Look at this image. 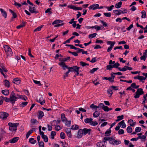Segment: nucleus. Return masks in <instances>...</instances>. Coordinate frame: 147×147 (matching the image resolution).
Listing matches in <instances>:
<instances>
[{
  "label": "nucleus",
  "mask_w": 147,
  "mask_h": 147,
  "mask_svg": "<svg viewBox=\"0 0 147 147\" xmlns=\"http://www.w3.org/2000/svg\"><path fill=\"white\" fill-rule=\"evenodd\" d=\"M20 80L18 78H15L13 79L12 82L17 85L19 84H20Z\"/></svg>",
  "instance_id": "4468645a"
},
{
  "label": "nucleus",
  "mask_w": 147,
  "mask_h": 147,
  "mask_svg": "<svg viewBox=\"0 0 147 147\" xmlns=\"http://www.w3.org/2000/svg\"><path fill=\"white\" fill-rule=\"evenodd\" d=\"M107 43L108 45H111L110 47H109L107 49V51L108 52H109L111 50L112 48H113L115 44V42L111 41H108L107 42Z\"/></svg>",
  "instance_id": "423d86ee"
},
{
  "label": "nucleus",
  "mask_w": 147,
  "mask_h": 147,
  "mask_svg": "<svg viewBox=\"0 0 147 147\" xmlns=\"http://www.w3.org/2000/svg\"><path fill=\"white\" fill-rule=\"evenodd\" d=\"M111 88L112 89V90L113 89L115 90H118L117 86H112L111 87Z\"/></svg>",
  "instance_id": "0e129e2a"
},
{
  "label": "nucleus",
  "mask_w": 147,
  "mask_h": 147,
  "mask_svg": "<svg viewBox=\"0 0 147 147\" xmlns=\"http://www.w3.org/2000/svg\"><path fill=\"white\" fill-rule=\"evenodd\" d=\"M98 124V122L97 121H92L91 123V124H90V125L94 126L97 125Z\"/></svg>",
  "instance_id": "09e8293b"
},
{
  "label": "nucleus",
  "mask_w": 147,
  "mask_h": 147,
  "mask_svg": "<svg viewBox=\"0 0 147 147\" xmlns=\"http://www.w3.org/2000/svg\"><path fill=\"white\" fill-rule=\"evenodd\" d=\"M0 11L1 13L2 16H4L5 18H6L7 17V13L2 8L0 9Z\"/></svg>",
  "instance_id": "dca6fc26"
},
{
  "label": "nucleus",
  "mask_w": 147,
  "mask_h": 147,
  "mask_svg": "<svg viewBox=\"0 0 147 147\" xmlns=\"http://www.w3.org/2000/svg\"><path fill=\"white\" fill-rule=\"evenodd\" d=\"M107 92L110 94V97H111L113 94L112 90L111 88H109L107 90Z\"/></svg>",
  "instance_id": "4c0bfd02"
},
{
  "label": "nucleus",
  "mask_w": 147,
  "mask_h": 147,
  "mask_svg": "<svg viewBox=\"0 0 147 147\" xmlns=\"http://www.w3.org/2000/svg\"><path fill=\"white\" fill-rule=\"evenodd\" d=\"M28 102H22L21 104H20V107H24L26 106L28 104Z\"/></svg>",
  "instance_id": "a19ab883"
},
{
  "label": "nucleus",
  "mask_w": 147,
  "mask_h": 147,
  "mask_svg": "<svg viewBox=\"0 0 147 147\" xmlns=\"http://www.w3.org/2000/svg\"><path fill=\"white\" fill-rule=\"evenodd\" d=\"M127 131L128 133H131L132 132V129L130 126H128L127 128Z\"/></svg>",
  "instance_id": "bb28decb"
},
{
  "label": "nucleus",
  "mask_w": 147,
  "mask_h": 147,
  "mask_svg": "<svg viewBox=\"0 0 147 147\" xmlns=\"http://www.w3.org/2000/svg\"><path fill=\"white\" fill-rule=\"evenodd\" d=\"M99 69V68L96 67L93 68L90 71V72L91 74H93L94 72L96 71Z\"/></svg>",
  "instance_id": "58836bf2"
},
{
  "label": "nucleus",
  "mask_w": 147,
  "mask_h": 147,
  "mask_svg": "<svg viewBox=\"0 0 147 147\" xmlns=\"http://www.w3.org/2000/svg\"><path fill=\"white\" fill-rule=\"evenodd\" d=\"M8 125L9 127H13L15 128V130H16L17 129V126L19 125V123H12L11 122H9L8 123Z\"/></svg>",
  "instance_id": "0eeeda50"
},
{
  "label": "nucleus",
  "mask_w": 147,
  "mask_h": 147,
  "mask_svg": "<svg viewBox=\"0 0 147 147\" xmlns=\"http://www.w3.org/2000/svg\"><path fill=\"white\" fill-rule=\"evenodd\" d=\"M122 2L121 1H120L118 3H117L115 5V7L117 8H120L121 6Z\"/></svg>",
  "instance_id": "4be33fe9"
},
{
  "label": "nucleus",
  "mask_w": 147,
  "mask_h": 147,
  "mask_svg": "<svg viewBox=\"0 0 147 147\" xmlns=\"http://www.w3.org/2000/svg\"><path fill=\"white\" fill-rule=\"evenodd\" d=\"M111 139H112V138L111 137H105L104 138V139L105 141H102V142L105 143V142H106V141L109 140H109Z\"/></svg>",
  "instance_id": "c9c22d12"
},
{
  "label": "nucleus",
  "mask_w": 147,
  "mask_h": 147,
  "mask_svg": "<svg viewBox=\"0 0 147 147\" xmlns=\"http://www.w3.org/2000/svg\"><path fill=\"white\" fill-rule=\"evenodd\" d=\"M102 79L106 80H109V81H110L112 79V78L111 77L108 78L106 77H103L102 78Z\"/></svg>",
  "instance_id": "680f3d73"
},
{
  "label": "nucleus",
  "mask_w": 147,
  "mask_h": 147,
  "mask_svg": "<svg viewBox=\"0 0 147 147\" xmlns=\"http://www.w3.org/2000/svg\"><path fill=\"white\" fill-rule=\"evenodd\" d=\"M60 137L61 139H64L65 138V136L64 133L63 132H61L60 133Z\"/></svg>",
  "instance_id": "c03bdc74"
},
{
  "label": "nucleus",
  "mask_w": 147,
  "mask_h": 147,
  "mask_svg": "<svg viewBox=\"0 0 147 147\" xmlns=\"http://www.w3.org/2000/svg\"><path fill=\"white\" fill-rule=\"evenodd\" d=\"M70 57H68L67 58H65L62 59V62H64L65 61H66L67 60H69L70 59Z\"/></svg>",
  "instance_id": "5fc2aeb1"
},
{
  "label": "nucleus",
  "mask_w": 147,
  "mask_h": 147,
  "mask_svg": "<svg viewBox=\"0 0 147 147\" xmlns=\"http://www.w3.org/2000/svg\"><path fill=\"white\" fill-rule=\"evenodd\" d=\"M42 97H41L38 100H37V102H39L41 105H43L45 102V100L42 101Z\"/></svg>",
  "instance_id": "a878e982"
},
{
  "label": "nucleus",
  "mask_w": 147,
  "mask_h": 147,
  "mask_svg": "<svg viewBox=\"0 0 147 147\" xmlns=\"http://www.w3.org/2000/svg\"><path fill=\"white\" fill-rule=\"evenodd\" d=\"M70 71H69V69H68V71H66L65 73L64 74V75L63 76V78L64 79H65V78L68 76V75Z\"/></svg>",
  "instance_id": "79ce46f5"
},
{
  "label": "nucleus",
  "mask_w": 147,
  "mask_h": 147,
  "mask_svg": "<svg viewBox=\"0 0 147 147\" xmlns=\"http://www.w3.org/2000/svg\"><path fill=\"white\" fill-rule=\"evenodd\" d=\"M102 109H103L105 111H109V107L107 106H105L102 108Z\"/></svg>",
  "instance_id": "6e6d98bb"
},
{
  "label": "nucleus",
  "mask_w": 147,
  "mask_h": 147,
  "mask_svg": "<svg viewBox=\"0 0 147 147\" xmlns=\"http://www.w3.org/2000/svg\"><path fill=\"white\" fill-rule=\"evenodd\" d=\"M3 100L4 97L3 96H1L0 97V105L2 104Z\"/></svg>",
  "instance_id": "69168bd1"
},
{
  "label": "nucleus",
  "mask_w": 147,
  "mask_h": 147,
  "mask_svg": "<svg viewBox=\"0 0 147 147\" xmlns=\"http://www.w3.org/2000/svg\"><path fill=\"white\" fill-rule=\"evenodd\" d=\"M29 141L30 143L32 144H34L36 142V140H34V138H30Z\"/></svg>",
  "instance_id": "393cba45"
},
{
  "label": "nucleus",
  "mask_w": 147,
  "mask_h": 147,
  "mask_svg": "<svg viewBox=\"0 0 147 147\" xmlns=\"http://www.w3.org/2000/svg\"><path fill=\"white\" fill-rule=\"evenodd\" d=\"M100 114V113H98L96 111L93 114V116L94 117H98Z\"/></svg>",
  "instance_id": "c756f323"
},
{
  "label": "nucleus",
  "mask_w": 147,
  "mask_h": 147,
  "mask_svg": "<svg viewBox=\"0 0 147 147\" xmlns=\"http://www.w3.org/2000/svg\"><path fill=\"white\" fill-rule=\"evenodd\" d=\"M99 7V5L97 4H94L90 5L88 7L90 10L92 9L93 10H95L98 9V7Z\"/></svg>",
  "instance_id": "9d476101"
},
{
  "label": "nucleus",
  "mask_w": 147,
  "mask_h": 147,
  "mask_svg": "<svg viewBox=\"0 0 147 147\" xmlns=\"http://www.w3.org/2000/svg\"><path fill=\"white\" fill-rule=\"evenodd\" d=\"M68 7L74 10H76V7H75L73 5H69L68 6Z\"/></svg>",
  "instance_id": "4d7b16f0"
},
{
  "label": "nucleus",
  "mask_w": 147,
  "mask_h": 147,
  "mask_svg": "<svg viewBox=\"0 0 147 147\" xmlns=\"http://www.w3.org/2000/svg\"><path fill=\"white\" fill-rule=\"evenodd\" d=\"M61 119L63 122H65L67 121V119L65 117V115L64 113H62L61 116Z\"/></svg>",
  "instance_id": "f3484780"
},
{
  "label": "nucleus",
  "mask_w": 147,
  "mask_h": 147,
  "mask_svg": "<svg viewBox=\"0 0 147 147\" xmlns=\"http://www.w3.org/2000/svg\"><path fill=\"white\" fill-rule=\"evenodd\" d=\"M113 12L114 13H115L117 15H119L121 13L123 14V11H122L120 9L114 10Z\"/></svg>",
  "instance_id": "2eb2a0df"
},
{
  "label": "nucleus",
  "mask_w": 147,
  "mask_h": 147,
  "mask_svg": "<svg viewBox=\"0 0 147 147\" xmlns=\"http://www.w3.org/2000/svg\"><path fill=\"white\" fill-rule=\"evenodd\" d=\"M144 93V92L142 88H138L135 93V95L134 97L135 98H139L140 96Z\"/></svg>",
  "instance_id": "20e7f679"
},
{
  "label": "nucleus",
  "mask_w": 147,
  "mask_h": 147,
  "mask_svg": "<svg viewBox=\"0 0 147 147\" xmlns=\"http://www.w3.org/2000/svg\"><path fill=\"white\" fill-rule=\"evenodd\" d=\"M113 142H114V145H117L120 144L121 143V141L119 140H115L114 139V140H113Z\"/></svg>",
  "instance_id": "7c9ffc66"
},
{
  "label": "nucleus",
  "mask_w": 147,
  "mask_h": 147,
  "mask_svg": "<svg viewBox=\"0 0 147 147\" xmlns=\"http://www.w3.org/2000/svg\"><path fill=\"white\" fill-rule=\"evenodd\" d=\"M1 92L2 94L6 96L8 95L9 93V90H2Z\"/></svg>",
  "instance_id": "5701e85b"
},
{
  "label": "nucleus",
  "mask_w": 147,
  "mask_h": 147,
  "mask_svg": "<svg viewBox=\"0 0 147 147\" xmlns=\"http://www.w3.org/2000/svg\"><path fill=\"white\" fill-rule=\"evenodd\" d=\"M90 107L92 109H96V110H97L96 109L98 108L97 106L93 104H91L90 106Z\"/></svg>",
  "instance_id": "49530a36"
},
{
  "label": "nucleus",
  "mask_w": 147,
  "mask_h": 147,
  "mask_svg": "<svg viewBox=\"0 0 147 147\" xmlns=\"http://www.w3.org/2000/svg\"><path fill=\"white\" fill-rule=\"evenodd\" d=\"M62 128L61 127V126L59 125H56L55 127V129L57 131H59Z\"/></svg>",
  "instance_id": "37998d69"
},
{
  "label": "nucleus",
  "mask_w": 147,
  "mask_h": 147,
  "mask_svg": "<svg viewBox=\"0 0 147 147\" xmlns=\"http://www.w3.org/2000/svg\"><path fill=\"white\" fill-rule=\"evenodd\" d=\"M82 130L84 135H85L87 134L88 135L90 134L91 129H88L87 128H84L83 129H82Z\"/></svg>",
  "instance_id": "1a4fd4ad"
},
{
  "label": "nucleus",
  "mask_w": 147,
  "mask_h": 147,
  "mask_svg": "<svg viewBox=\"0 0 147 147\" xmlns=\"http://www.w3.org/2000/svg\"><path fill=\"white\" fill-rule=\"evenodd\" d=\"M5 85V86L9 87L10 86V83L9 81L7 80H4Z\"/></svg>",
  "instance_id": "b1692460"
},
{
  "label": "nucleus",
  "mask_w": 147,
  "mask_h": 147,
  "mask_svg": "<svg viewBox=\"0 0 147 147\" xmlns=\"http://www.w3.org/2000/svg\"><path fill=\"white\" fill-rule=\"evenodd\" d=\"M97 35V34L96 33H94L93 34H90L88 36V38H89L91 37L92 38L95 37L96 35Z\"/></svg>",
  "instance_id": "864d4df0"
},
{
  "label": "nucleus",
  "mask_w": 147,
  "mask_h": 147,
  "mask_svg": "<svg viewBox=\"0 0 147 147\" xmlns=\"http://www.w3.org/2000/svg\"><path fill=\"white\" fill-rule=\"evenodd\" d=\"M65 125L66 126L69 127L70 126L71 124V121H65Z\"/></svg>",
  "instance_id": "603ef678"
},
{
  "label": "nucleus",
  "mask_w": 147,
  "mask_h": 147,
  "mask_svg": "<svg viewBox=\"0 0 147 147\" xmlns=\"http://www.w3.org/2000/svg\"><path fill=\"white\" fill-rule=\"evenodd\" d=\"M23 24H21L16 27V28L18 29H19L25 26V22L24 21L22 22Z\"/></svg>",
  "instance_id": "f704fd0d"
},
{
  "label": "nucleus",
  "mask_w": 147,
  "mask_h": 147,
  "mask_svg": "<svg viewBox=\"0 0 147 147\" xmlns=\"http://www.w3.org/2000/svg\"><path fill=\"white\" fill-rule=\"evenodd\" d=\"M133 120L132 119H130L128 121V122L129 123V125L130 126L134 127L136 124V122H134L132 123L133 122Z\"/></svg>",
  "instance_id": "a211bd4d"
},
{
  "label": "nucleus",
  "mask_w": 147,
  "mask_h": 147,
  "mask_svg": "<svg viewBox=\"0 0 147 147\" xmlns=\"http://www.w3.org/2000/svg\"><path fill=\"white\" fill-rule=\"evenodd\" d=\"M4 49L7 56L12 55V52L11 48L8 45H5L3 46Z\"/></svg>",
  "instance_id": "7ed1b4c3"
},
{
  "label": "nucleus",
  "mask_w": 147,
  "mask_h": 147,
  "mask_svg": "<svg viewBox=\"0 0 147 147\" xmlns=\"http://www.w3.org/2000/svg\"><path fill=\"white\" fill-rule=\"evenodd\" d=\"M124 133V131L123 129H120L118 131V134L119 135L123 134Z\"/></svg>",
  "instance_id": "052dcab7"
},
{
  "label": "nucleus",
  "mask_w": 147,
  "mask_h": 147,
  "mask_svg": "<svg viewBox=\"0 0 147 147\" xmlns=\"http://www.w3.org/2000/svg\"><path fill=\"white\" fill-rule=\"evenodd\" d=\"M9 11L11 12V13L12 14L13 16L10 20V21H11L13 20V18H15L17 17V15L16 13L14 12L11 9H9Z\"/></svg>",
  "instance_id": "ddd939ff"
},
{
  "label": "nucleus",
  "mask_w": 147,
  "mask_h": 147,
  "mask_svg": "<svg viewBox=\"0 0 147 147\" xmlns=\"http://www.w3.org/2000/svg\"><path fill=\"white\" fill-rule=\"evenodd\" d=\"M104 15L106 17H109L111 16V13L110 12L109 13H104Z\"/></svg>",
  "instance_id": "a18cd8bd"
},
{
  "label": "nucleus",
  "mask_w": 147,
  "mask_h": 147,
  "mask_svg": "<svg viewBox=\"0 0 147 147\" xmlns=\"http://www.w3.org/2000/svg\"><path fill=\"white\" fill-rule=\"evenodd\" d=\"M69 23L70 24H72V23H73L72 24V26L74 28L76 27V21H73V22H69Z\"/></svg>",
  "instance_id": "3c124183"
},
{
  "label": "nucleus",
  "mask_w": 147,
  "mask_h": 147,
  "mask_svg": "<svg viewBox=\"0 0 147 147\" xmlns=\"http://www.w3.org/2000/svg\"><path fill=\"white\" fill-rule=\"evenodd\" d=\"M114 7V5H111L110 7H107L106 6H104V7L105 8H107L109 11H111L113 9V8Z\"/></svg>",
  "instance_id": "473e14b6"
},
{
  "label": "nucleus",
  "mask_w": 147,
  "mask_h": 147,
  "mask_svg": "<svg viewBox=\"0 0 147 147\" xmlns=\"http://www.w3.org/2000/svg\"><path fill=\"white\" fill-rule=\"evenodd\" d=\"M79 128V126L78 125H75V126L74 125H72L71 127V129L74 130H76L78 129Z\"/></svg>",
  "instance_id": "2f4dec72"
},
{
  "label": "nucleus",
  "mask_w": 147,
  "mask_h": 147,
  "mask_svg": "<svg viewBox=\"0 0 147 147\" xmlns=\"http://www.w3.org/2000/svg\"><path fill=\"white\" fill-rule=\"evenodd\" d=\"M38 118L39 119H41L44 116V114L43 112L41 111H38Z\"/></svg>",
  "instance_id": "6ab92c4d"
},
{
  "label": "nucleus",
  "mask_w": 147,
  "mask_h": 147,
  "mask_svg": "<svg viewBox=\"0 0 147 147\" xmlns=\"http://www.w3.org/2000/svg\"><path fill=\"white\" fill-rule=\"evenodd\" d=\"M33 131V130L32 129H30L27 132L26 135V138L27 139L28 138L30 135L32 133V132Z\"/></svg>",
  "instance_id": "c85d7f7f"
},
{
  "label": "nucleus",
  "mask_w": 147,
  "mask_h": 147,
  "mask_svg": "<svg viewBox=\"0 0 147 147\" xmlns=\"http://www.w3.org/2000/svg\"><path fill=\"white\" fill-rule=\"evenodd\" d=\"M43 25H41L40 26L38 27L37 28L34 30V32H35L37 31H39L40 30L41 28L43 27Z\"/></svg>",
  "instance_id": "72a5a7b5"
},
{
  "label": "nucleus",
  "mask_w": 147,
  "mask_h": 147,
  "mask_svg": "<svg viewBox=\"0 0 147 147\" xmlns=\"http://www.w3.org/2000/svg\"><path fill=\"white\" fill-rule=\"evenodd\" d=\"M9 116L8 113L5 112H1L0 113V118L3 119L6 118Z\"/></svg>",
  "instance_id": "6e6552de"
},
{
  "label": "nucleus",
  "mask_w": 147,
  "mask_h": 147,
  "mask_svg": "<svg viewBox=\"0 0 147 147\" xmlns=\"http://www.w3.org/2000/svg\"><path fill=\"white\" fill-rule=\"evenodd\" d=\"M38 143L39 147H44V143L42 141H41Z\"/></svg>",
  "instance_id": "8fccbe9b"
},
{
  "label": "nucleus",
  "mask_w": 147,
  "mask_h": 147,
  "mask_svg": "<svg viewBox=\"0 0 147 147\" xmlns=\"http://www.w3.org/2000/svg\"><path fill=\"white\" fill-rule=\"evenodd\" d=\"M19 139V138L18 137H14L13 138L10 140L9 142L12 143H14L18 141Z\"/></svg>",
  "instance_id": "f8f14e48"
},
{
  "label": "nucleus",
  "mask_w": 147,
  "mask_h": 147,
  "mask_svg": "<svg viewBox=\"0 0 147 147\" xmlns=\"http://www.w3.org/2000/svg\"><path fill=\"white\" fill-rule=\"evenodd\" d=\"M56 135V133L55 131H52L51 132V138L52 139H54V137Z\"/></svg>",
  "instance_id": "ea45409f"
},
{
  "label": "nucleus",
  "mask_w": 147,
  "mask_h": 147,
  "mask_svg": "<svg viewBox=\"0 0 147 147\" xmlns=\"http://www.w3.org/2000/svg\"><path fill=\"white\" fill-rule=\"evenodd\" d=\"M14 2H15V3L13 4V5H15L16 6H18V7H21V5L19 3H17L15 1H14Z\"/></svg>",
  "instance_id": "e2e57ef3"
},
{
  "label": "nucleus",
  "mask_w": 147,
  "mask_h": 147,
  "mask_svg": "<svg viewBox=\"0 0 147 147\" xmlns=\"http://www.w3.org/2000/svg\"><path fill=\"white\" fill-rule=\"evenodd\" d=\"M33 81L34 83H35L36 84H38V85L39 86H40L41 85V84L40 83V81L35 80H33Z\"/></svg>",
  "instance_id": "bf43d9fd"
},
{
  "label": "nucleus",
  "mask_w": 147,
  "mask_h": 147,
  "mask_svg": "<svg viewBox=\"0 0 147 147\" xmlns=\"http://www.w3.org/2000/svg\"><path fill=\"white\" fill-rule=\"evenodd\" d=\"M118 124L120 125V126L121 125L122 128H125L126 126V124L124 123V121L123 120H122L120 122L118 123Z\"/></svg>",
  "instance_id": "412c9836"
},
{
  "label": "nucleus",
  "mask_w": 147,
  "mask_h": 147,
  "mask_svg": "<svg viewBox=\"0 0 147 147\" xmlns=\"http://www.w3.org/2000/svg\"><path fill=\"white\" fill-rule=\"evenodd\" d=\"M4 100L6 102H10V98H7V97H5L4 98Z\"/></svg>",
  "instance_id": "774afa93"
},
{
  "label": "nucleus",
  "mask_w": 147,
  "mask_h": 147,
  "mask_svg": "<svg viewBox=\"0 0 147 147\" xmlns=\"http://www.w3.org/2000/svg\"><path fill=\"white\" fill-rule=\"evenodd\" d=\"M42 138L44 140L45 142H47L48 140V138L47 136L46 135H44L42 137Z\"/></svg>",
  "instance_id": "e433bc0d"
},
{
  "label": "nucleus",
  "mask_w": 147,
  "mask_h": 147,
  "mask_svg": "<svg viewBox=\"0 0 147 147\" xmlns=\"http://www.w3.org/2000/svg\"><path fill=\"white\" fill-rule=\"evenodd\" d=\"M31 50L30 49H28V55L31 57H33L34 56L32 55L31 53Z\"/></svg>",
  "instance_id": "338daca9"
},
{
  "label": "nucleus",
  "mask_w": 147,
  "mask_h": 147,
  "mask_svg": "<svg viewBox=\"0 0 147 147\" xmlns=\"http://www.w3.org/2000/svg\"><path fill=\"white\" fill-rule=\"evenodd\" d=\"M142 130L141 128L139 127H136L135 128V131L136 132H140Z\"/></svg>",
  "instance_id": "de8ad7c7"
},
{
  "label": "nucleus",
  "mask_w": 147,
  "mask_h": 147,
  "mask_svg": "<svg viewBox=\"0 0 147 147\" xmlns=\"http://www.w3.org/2000/svg\"><path fill=\"white\" fill-rule=\"evenodd\" d=\"M92 120L93 119L92 118H87L84 120V122L86 123H89L90 125V124Z\"/></svg>",
  "instance_id": "aec40b11"
},
{
  "label": "nucleus",
  "mask_w": 147,
  "mask_h": 147,
  "mask_svg": "<svg viewBox=\"0 0 147 147\" xmlns=\"http://www.w3.org/2000/svg\"><path fill=\"white\" fill-rule=\"evenodd\" d=\"M83 135L82 129H80L79 130L78 132L77 138H81L82 137Z\"/></svg>",
  "instance_id": "9b49d317"
},
{
  "label": "nucleus",
  "mask_w": 147,
  "mask_h": 147,
  "mask_svg": "<svg viewBox=\"0 0 147 147\" xmlns=\"http://www.w3.org/2000/svg\"><path fill=\"white\" fill-rule=\"evenodd\" d=\"M142 18H145L146 17V12L144 10L142 11L141 12Z\"/></svg>",
  "instance_id": "cd10ccee"
},
{
  "label": "nucleus",
  "mask_w": 147,
  "mask_h": 147,
  "mask_svg": "<svg viewBox=\"0 0 147 147\" xmlns=\"http://www.w3.org/2000/svg\"><path fill=\"white\" fill-rule=\"evenodd\" d=\"M35 6L33 5V6H29V10L30 12L32 13H37L38 12V11H36V8H35Z\"/></svg>",
  "instance_id": "39448f33"
},
{
  "label": "nucleus",
  "mask_w": 147,
  "mask_h": 147,
  "mask_svg": "<svg viewBox=\"0 0 147 147\" xmlns=\"http://www.w3.org/2000/svg\"><path fill=\"white\" fill-rule=\"evenodd\" d=\"M59 65L62 67V69L64 70H66V69H69V71L75 73L78 70H79L80 67L77 66H74L72 67H68L65 65V62H61L59 63Z\"/></svg>",
  "instance_id": "f257e3e1"
},
{
  "label": "nucleus",
  "mask_w": 147,
  "mask_h": 147,
  "mask_svg": "<svg viewBox=\"0 0 147 147\" xmlns=\"http://www.w3.org/2000/svg\"><path fill=\"white\" fill-rule=\"evenodd\" d=\"M10 102L13 105L18 98L15 96V94L13 91H12L9 97Z\"/></svg>",
  "instance_id": "f03ea898"
},
{
  "label": "nucleus",
  "mask_w": 147,
  "mask_h": 147,
  "mask_svg": "<svg viewBox=\"0 0 147 147\" xmlns=\"http://www.w3.org/2000/svg\"><path fill=\"white\" fill-rule=\"evenodd\" d=\"M68 7L74 10H76V7H75L73 5H69L68 6Z\"/></svg>",
  "instance_id": "13d9d810"
}]
</instances>
